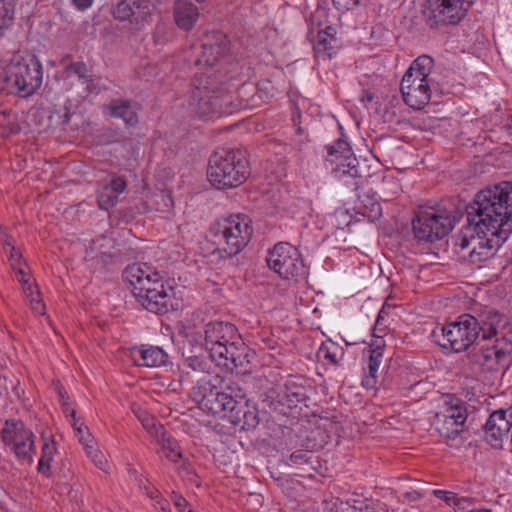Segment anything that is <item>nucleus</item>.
I'll return each mask as SVG.
<instances>
[{
	"label": "nucleus",
	"mask_w": 512,
	"mask_h": 512,
	"mask_svg": "<svg viewBox=\"0 0 512 512\" xmlns=\"http://www.w3.org/2000/svg\"><path fill=\"white\" fill-rule=\"evenodd\" d=\"M465 214L468 223L508 238L512 232V183L502 182L482 189L466 205Z\"/></svg>",
	"instance_id": "obj_1"
},
{
	"label": "nucleus",
	"mask_w": 512,
	"mask_h": 512,
	"mask_svg": "<svg viewBox=\"0 0 512 512\" xmlns=\"http://www.w3.org/2000/svg\"><path fill=\"white\" fill-rule=\"evenodd\" d=\"M499 321L500 316L497 312L490 314L488 321L463 314L455 321L434 329L431 336L442 348H449L458 353L468 350L479 340H490L495 337Z\"/></svg>",
	"instance_id": "obj_2"
},
{
	"label": "nucleus",
	"mask_w": 512,
	"mask_h": 512,
	"mask_svg": "<svg viewBox=\"0 0 512 512\" xmlns=\"http://www.w3.org/2000/svg\"><path fill=\"white\" fill-rule=\"evenodd\" d=\"M130 287L139 305L155 314H166L173 305L172 295L161 282L159 273L147 263L130 265Z\"/></svg>",
	"instance_id": "obj_3"
},
{
	"label": "nucleus",
	"mask_w": 512,
	"mask_h": 512,
	"mask_svg": "<svg viewBox=\"0 0 512 512\" xmlns=\"http://www.w3.org/2000/svg\"><path fill=\"white\" fill-rule=\"evenodd\" d=\"M3 86L7 94L27 98L42 85L43 68L36 55L27 51H17L4 68Z\"/></svg>",
	"instance_id": "obj_4"
},
{
	"label": "nucleus",
	"mask_w": 512,
	"mask_h": 512,
	"mask_svg": "<svg viewBox=\"0 0 512 512\" xmlns=\"http://www.w3.org/2000/svg\"><path fill=\"white\" fill-rule=\"evenodd\" d=\"M245 152L239 149H222L210 156L207 169L209 182L218 189L241 185L249 176Z\"/></svg>",
	"instance_id": "obj_5"
},
{
	"label": "nucleus",
	"mask_w": 512,
	"mask_h": 512,
	"mask_svg": "<svg viewBox=\"0 0 512 512\" xmlns=\"http://www.w3.org/2000/svg\"><path fill=\"white\" fill-rule=\"evenodd\" d=\"M251 220L243 214L231 215L214 224L210 229L213 242L217 245L214 253L221 258H231L240 253L249 243L253 228Z\"/></svg>",
	"instance_id": "obj_6"
},
{
	"label": "nucleus",
	"mask_w": 512,
	"mask_h": 512,
	"mask_svg": "<svg viewBox=\"0 0 512 512\" xmlns=\"http://www.w3.org/2000/svg\"><path fill=\"white\" fill-rule=\"evenodd\" d=\"M466 420L465 402L451 394L443 396V403L434 417L435 429L440 437L452 447L461 446L463 443L461 435L465 430Z\"/></svg>",
	"instance_id": "obj_7"
},
{
	"label": "nucleus",
	"mask_w": 512,
	"mask_h": 512,
	"mask_svg": "<svg viewBox=\"0 0 512 512\" xmlns=\"http://www.w3.org/2000/svg\"><path fill=\"white\" fill-rule=\"evenodd\" d=\"M508 238L498 237L491 234L490 229L484 227L478 228L476 225L468 223L461 229L456 238V246L459 252L468 250V257L471 262H481L494 254Z\"/></svg>",
	"instance_id": "obj_8"
},
{
	"label": "nucleus",
	"mask_w": 512,
	"mask_h": 512,
	"mask_svg": "<svg viewBox=\"0 0 512 512\" xmlns=\"http://www.w3.org/2000/svg\"><path fill=\"white\" fill-rule=\"evenodd\" d=\"M190 106L199 117L209 118L213 115L222 116L232 113L229 109L231 101L227 96H219L211 87V78L195 75L192 80Z\"/></svg>",
	"instance_id": "obj_9"
},
{
	"label": "nucleus",
	"mask_w": 512,
	"mask_h": 512,
	"mask_svg": "<svg viewBox=\"0 0 512 512\" xmlns=\"http://www.w3.org/2000/svg\"><path fill=\"white\" fill-rule=\"evenodd\" d=\"M326 161L331 166L332 174L344 185L357 190L362 184L359 162L347 141L337 140L333 145L327 146Z\"/></svg>",
	"instance_id": "obj_10"
},
{
	"label": "nucleus",
	"mask_w": 512,
	"mask_h": 512,
	"mask_svg": "<svg viewBox=\"0 0 512 512\" xmlns=\"http://www.w3.org/2000/svg\"><path fill=\"white\" fill-rule=\"evenodd\" d=\"M454 225L455 216L442 207L421 210L412 221L415 237L425 242L442 239Z\"/></svg>",
	"instance_id": "obj_11"
},
{
	"label": "nucleus",
	"mask_w": 512,
	"mask_h": 512,
	"mask_svg": "<svg viewBox=\"0 0 512 512\" xmlns=\"http://www.w3.org/2000/svg\"><path fill=\"white\" fill-rule=\"evenodd\" d=\"M268 266L285 279L305 280L308 268L296 247L286 242L276 244L267 257Z\"/></svg>",
	"instance_id": "obj_12"
},
{
	"label": "nucleus",
	"mask_w": 512,
	"mask_h": 512,
	"mask_svg": "<svg viewBox=\"0 0 512 512\" xmlns=\"http://www.w3.org/2000/svg\"><path fill=\"white\" fill-rule=\"evenodd\" d=\"M0 438L17 459L32 461L35 435L21 420L7 419L1 429Z\"/></svg>",
	"instance_id": "obj_13"
},
{
	"label": "nucleus",
	"mask_w": 512,
	"mask_h": 512,
	"mask_svg": "<svg viewBox=\"0 0 512 512\" xmlns=\"http://www.w3.org/2000/svg\"><path fill=\"white\" fill-rule=\"evenodd\" d=\"M473 0H427L426 23L431 28L456 25L465 16Z\"/></svg>",
	"instance_id": "obj_14"
},
{
	"label": "nucleus",
	"mask_w": 512,
	"mask_h": 512,
	"mask_svg": "<svg viewBox=\"0 0 512 512\" xmlns=\"http://www.w3.org/2000/svg\"><path fill=\"white\" fill-rule=\"evenodd\" d=\"M479 340L466 355L467 365L475 372H496L508 367L509 354L494 345H480Z\"/></svg>",
	"instance_id": "obj_15"
},
{
	"label": "nucleus",
	"mask_w": 512,
	"mask_h": 512,
	"mask_svg": "<svg viewBox=\"0 0 512 512\" xmlns=\"http://www.w3.org/2000/svg\"><path fill=\"white\" fill-rule=\"evenodd\" d=\"M242 396L243 390L237 383H228L224 388L216 386L213 392L208 394L201 409L212 415L230 419Z\"/></svg>",
	"instance_id": "obj_16"
},
{
	"label": "nucleus",
	"mask_w": 512,
	"mask_h": 512,
	"mask_svg": "<svg viewBox=\"0 0 512 512\" xmlns=\"http://www.w3.org/2000/svg\"><path fill=\"white\" fill-rule=\"evenodd\" d=\"M412 73H405L400 90L406 105L415 110L424 108L431 99L432 80L411 78Z\"/></svg>",
	"instance_id": "obj_17"
},
{
	"label": "nucleus",
	"mask_w": 512,
	"mask_h": 512,
	"mask_svg": "<svg viewBox=\"0 0 512 512\" xmlns=\"http://www.w3.org/2000/svg\"><path fill=\"white\" fill-rule=\"evenodd\" d=\"M512 427V406L494 411L484 425V439L493 448H502Z\"/></svg>",
	"instance_id": "obj_18"
},
{
	"label": "nucleus",
	"mask_w": 512,
	"mask_h": 512,
	"mask_svg": "<svg viewBox=\"0 0 512 512\" xmlns=\"http://www.w3.org/2000/svg\"><path fill=\"white\" fill-rule=\"evenodd\" d=\"M228 51L229 41L227 37L220 32H215L208 35L206 40L199 47V52L196 55L194 64L196 66L205 65L212 67L223 58Z\"/></svg>",
	"instance_id": "obj_19"
},
{
	"label": "nucleus",
	"mask_w": 512,
	"mask_h": 512,
	"mask_svg": "<svg viewBox=\"0 0 512 512\" xmlns=\"http://www.w3.org/2000/svg\"><path fill=\"white\" fill-rule=\"evenodd\" d=\"M168 359L166 352L158 346H135L130 348V360L136 366L160 367Z\"/></svg>",
	"instance_id": "obj_20"
},
{
	"label": "nucleus",
	"mask_w": 512,
	"mask_h": 512,
	"mask_svg": "<svg viewBox=\"0 0 512 512\" xmlns=\"http://www.w3.org/2000/svg\"><path fill=\"white\" fill-rule=\"evenodd\" d=\"M205 347L208 352L217 345H225L232 339H237V330L234 325L225 322H210L205 326Z\"/></svg>",
	"instance_id": "obj_21"
},
{
	"label": "nucleus",
	"mask_w": 512,
	"mask_h": 512,
	"mask_svg": "<svg viewBox=\"0 0 512 512\" xmlns=\"http://www.w3.org/2000/svg\"><path fill=\"white\" fill-rule=\"evenodd\" d=\"M384 347V340L381 337H376L367 348L368 373L362 379V385L367 389H371L377 384L378 370L383 361Z\"/></svg>",
	"instance_id": "obj_22"
},
{
	"label": "nucleus",
	"mask_w": 512,
	"mask_h": 512,
	"mask_svg": "<svg viewBox=\"0 0 512 512\" xmlns=\"http://www.w3.org/2000/svg\"><path fill=\"white\" fill-rule=\"evenodd\" d=\"M238 404V407L230 415L229 421L234 425H240L245 430L255 429L260 423L258 409L245 400L244 394L240 397Z\"/></svg>",
	"instance_id": "obj_23"
},
{
	"label": "nucleus",
	"mask_w": 512,
	"mask_h": 512,
	"mask_svg": "<svg viewBox=\"0 0 512 512\" xmlns=\"http://www.w3.org/2000/svg\"><path fill=\"white\" fill-rule=\"evenodd\" d=\"M127 186L124 176H112L110 183L98 193L97 201L101 209L108 210L115 206L119 194L124 192Z\"/></svg>",
	"instance_id": "obj_24"
},
{
	"label": "nucleus",
	"mask_w": 512,
	"mask_h": 512,
	"mask_svg": "<svg viewBox=\"0 0 512 512\" xmlns=\"http://www.w3.org/2000/svg\"><path fill=\"white\" fill-rule=\"evenodd\" d=\"M141 206L135 204L138 213L145 212L149 209H154L160 212L170 211L173 207V199L171 192L168 190L160 189L154 193H147L144 198H140Z\"/></svg>",
	"instance_id": "obj_25"
},
{
	"label": "nucleus",
	"mask_w": 512,
	"mask_h": 512,
	"mask_svg": "<svg viewBox=\"0 0 512 512\" xmlns=\"http://www.w3.org/2000/svg\"><path fill=\"white\" fill-rule=\"evenodd\" d=\"M199 17L198 8L187 0H177L174 4V20L177 26L185 31L194 27Z\"/></svg>",
	"instance_id": "obj_26"
},
{
	"label": "nucleus",
	"mask_w": 512,
	"mask_h": 512,
	"mask_svg": "<svg viewBox=\"0 0 512 512\" xmlns=\"http://www.w3.org/2000/svg\"><path fill=\"white\" fill-rule=\"evenodd\" d=\"M221 382H223V380L219 376H205L192 387L190 392L191 399L201 408L208 394L213 392L217 384Z\"/></svg>",
	"instance_id": "obj_27"
},
{
	"label": "nucleus",
	"mask_w": 512,
	"mask_h": 512,
	"mask_svg": "<svg viewBox=\"0 0 512 512\" xmlns=\"http://www.w3.org/2000/svg\"><path fill=\"white\" fill-rule=\"evenodd\" d=\"M154 9L149 0H130V26L135 23L140 28L151 17Z\"/></svg>",
	"instance_id": "obj_28"
},
{
	"label": "nucleus",
	"mask_w": 512,
	"mask_h": 512,
	"mask_svg": "<svg viewBox=\"0 0 512 512\" xmlns=\"http://www.w3.org/2000/svg\"><path fill=\"white\" fill-rule=\"evenodd\" d=\"M358 198L361 205L359 209L364 217L371 222H374L381 217L382 207L374 194L365 193L363 195H358Z\"/></svg>",
	"instance_id": "obj_29"
},
{
	"label": "nucleus",
	"mask_w": 512,
	"mask_h": 512,
	"mask_svg": "<svg viewBox=\"0 0 512 512\" xmlns=\"http://www.w3.org/2000/svg\"><path fill=\"white\" fill-rule=\"evenodd\" d=\"M279 402L288 408L296 407L298 403L304 402L307 398L303 387L294 383L284 386V390L278 395Z\"/></svg>",
	"instance_id": "obj_30"
},
{
	"label": "nucleus",
	"mask_w": 512,
	"mask_h": 512,
	"mask_svg": "<svg viewBox=\"0 0 512 512\" xmlns=\"http://www.w3.org/2000/svg\"><path fill=\"white\" fill-rule=\"evenodd\" d=\"M434 66V60L428 55H421L416 58L405 73H412L411 78L432 80L429 76Z\"/></svg>",
	"instance_id": "obj_31"
},
{
	"label": "nucleus",
	"mask_w": 512,
	"mask_h": 512,
	"mask_svg": "<svg viewBox=\"0 0 512 512\" xmlns=\"http://www.w3.org/2000/svg\"><path fill=\"white\" fill-rule=\"evenodd\" d=\"M157 442L161 445L162 450L165 452V456L173 461L177 462L178 459L182 458V452L180 450L178 442L168 436L164 431L163 427H160L156 433Z\"/></svg>",
	"instance_id": "obj_32"
},
{
	"label": "nucleus",
	"mask_w": 512,
	"mask_h": 512,
	"mask_svg": "<svg viewBox=\"0 0 512 512\" xmlns=\"http://www.w3.org/2000/svg\"><path fill=\"white\" fill-rule=\"evenodd\" d=\"M250 363L248 359L247 347L243 343L238 335V341H236L235 346L230 347V358H229V369L233 370L234 368H246Z\"/></svg>",
	"instance_id": "obj_33"
},
{
	"label": "nucleus",
	"mask_w": 512,
	"mask_h": 512,
	"mask_svg": "<svg viewBox=\"0 0 512 512\" xmlns=\"http://www.w3.org/2000/svg\"><path fill=\"white\" fill-rule=\"evenodd\" d=\"M17 113L12 110L0 111V137L6 138L20 132Z\"/></svg>",
	"instance_id": "obj_34"
},
{
	"label": "nucleus",
	"mask_w": 512,
	"mask_h": 512,
	"mask_svg": "<svg viewBox=\"0 0 512 512\" xmlns=\"http://www.w3.org/2000/svg\"><path fill=\"white\" fill-rule=\"evenodd\" d=\"M57 449L55 446V442L53 439L46 440L44 439V444L42 447L41 457L39 459L37 470L42 475L49 477L51 475V466L50 463L53 460V457L56 453Z\"/></svg>",
	"instance_id": "obj_35"
},
{
	"label": "nucleus",
	"mask_w": 512,
	"mask_h": 512,
	"mask_svg": "<svg viewBox=\"0 0 512 512\" xmlns=\"http://www.w3.org/2000/svg\"><path fill=\"white\" fill-rule=\"evenodd\" d=\"M314 454L311 451L307 450H296L295 452L291 453L289 457L287 458L286 462L290 466H295L296 468L302 469L305 472H308L309 469L306 467H309L311 469H315L314 467Z\"/></svg>",
	"instance_id": "obj_36"
},
{
	"label": "nucleus",
	"mask_w": 512,
	"mask_h": 512,
	"mask_svg": "<svg viewBox=\"0 0 512 512\" xmlns=\"http://www.w3.org/2000/svg\"><path fill=\"white\" fill-rule=\"evenodd\" d=\"M236 341H238V338L230 340L225 345H217L212 348L209 353L210 360L218 366L229 367L230 347L235 346Z\"/></svg>",
	"instance_id": "obj_37"
},
{
	"label": "nucleus",
	"mask_w": 512,
	"mask_h": 512,
	"mask_svg": "<svg viewBox=\"0 0 512 512\" xmlns=\"http://www.w3.org/2000/svg\"><path fill=\"white\" fill-rule=\"evenodd\" d=\"M60 63L64 67V69L67 73L74 74L79 79H82L85 82L89 81L88 75H87V72H88L87 65L84 62H82V61L73 62L72 56L67 54L61 59Z\"/></svg>",
	"instance_id": "obj_38"
},
{
	"label": "nucleus",
	"mask_w": 512,
	"mask_h": 512,
	"mask_svg": "<svg viewBox=\"0 0 512 512\" xmlns=\"http://www.w3.org/2000/svg\"><path fill=\"white\" fill-rule=\"evenodd\" d=\"M13 19V0H0V39L4 35V31L12 25Z\"/></svg>",
	"instance_id": "obj_39"
},
{
	"label": "nucleus",
	"mask_w": 512,
	"mask_h": 512,
	"mask_svg": "<svg viewBox=\"0 0 512 512\" xmlns=\"http://www.w3.org/2000/svg\"><path fill=\"white\" fill-rule=\"evenodd\" d=\"M70 423L74 429L75 436L78 438L79 442L87 447L90 442H92L93 437L86 425L84 423H79V420L76 418V410H71V420Z\"/></svg>",
	"instance_id": "obj_40"
},
{
	"label": "nucleus",
	"mask_w": 512,
	"mask_h": 512,
	"mask_svg": "<svg viewBox=\"0 0 512 512\" xmlns=\"http://www.w3.org/2000/svg\"><path fill=\"white\" fill-rule=\"evenodd\" d=\"M107 114L114 118H122L125 123H128V101L127 100H112L105 106Z\"/></svg>",
	"instance_id": "obj_41"
},
{
	"label": "nucleus",
	"mask_w": 512,
	"mask_h": 512,
	"mask_svg": "<svg viewBox=\"0 0 512 512\" xmlns=\"http://www.w3.org/2000/svg\"><path fill=\"white\" fill-rule=\"evenodd\" d=\"M319 354L334 365L338 364L339 360L344 356L343 351L339 349L334 343H330L329 345L323 344L320 347Z\"/></svg>",
	"instance_id": "obj_42"
},
{
	"label": "nucleus",
	"mask_w": 512,
	"mask_h": 512,
	"mask_svg": "<svg viewBox=\"0 0 512 512\" xmlns=\"http://www.w3.org/2000/svg\"><path fill=\"white\" fill-rule=\"evenodd\" d=\"M185 364L191 370L203 373H208L210 368V361L202 355L187 358Z\"/></svg>",
	"instance_id": "obj_43"
},
{
	"label": "nucleus",
	"mask_w": 512,
	"mask_h": 512,
	"mask_svg": "<svg viewBox=\"0 0 512 512\" xmlns=\"http://www.w3.org/2000/svg\"><path fill=\"white\" fill-rule=\"evenodd\" d=\"M85 450L87 452V455L91 460L94 462V464L101 470L106 469L107 460L104 456V454L99 451L98 449H95L93 446L88 445L85 447Z\"/></svg>",
	"instance_id": "obj_44"
},
{
	"label": "nucleus",
	"mask_w": 512,
	"mask_h": 512,
	"mask_svg": "<svg viewBox=\"0 0 512 512\" xmlns=\"http://www.w3.org/2000/svg\"><path fill=\"white\" fill-rule=\"evenodd\" d=\"M110 11L115 20H128V2L126 0H120L117 4L112 5Z\"/></svg>",
	"instance_id": "obj_45"
},
{
	"label": "nucleus",
	"mask_w": 512,
	"mask_h": 512,
	"mask_svg": "<svg viewBox=\"0 0 512 512\" xmlns=\"http://www.w3.org/2000/svg\"><path fill=\"white\" fill-rule=\"evenodd\" d=\"M29 299L31 308L34 312L39 315H43L45 313V304L41 299V294L39 288H35V295L27 297Z\"/></svg>",
	"instance_id": "obj_46"
},
{
	"label": "nucleus",
	"mask_w": 512,
	"mask_h": 512,
	"mask_svg": "<svg viewBox=\"0 0 512 512\" xmlns=\"http://www.w3.org/2000/svg\"><path fill=\"white\" fill-rule=\"evenodd\" d=\"M9 262L14 271L26 265L25 263L22 265V254L14 246H11V252H9Z\"/></svg>",
	"instance_id": "obj_47"
},
{
	"label": "nucleus",
	"mask_w": 512,
	"mask_h": 512,
	"mask_svg": "<svg viewBox=\"0 0 512 512\" xmlns=\"http://www.w3.org/2000/svg\"><path fill=\"white\" fill-rule=\"evenodd\" d=\"M433 494L442 500H444L449 505H457V496L453 492L445 491V490H434Z\"/></svg>",
	"instance_id": "obj_48"
},
{
	"label": "nucleus",
	"mask_w": 512,
	"mask_h": 512,
	"mask_svg": "<svg viewBox=\"0 0 512 512\" xmlns=\"http://www.w3.org/2000/svg\"><path fill=\"white\" fill-rule=\"evenodd\" d=\"M359 0H332L334 7L338 11H348L358 4Z\"/></svg>",
	"instance_id": "obj_49"
},
{
	"label": "nucleus",
	"mask_w": 512,
	"mask_h": 512,
	"mask_svg": "<svg viewBox=\"0 0 512 512\" xmlns=\"http://www.w3.org/2000/svg\"><path fill=\"white\" fill-rule=\"evenodd\" d=\"M172 501L179 512H186L189 508L186 499L177 493L172 494Z\"/></svg>",
	"instance_id": "obj_50"
},
{
	"label": "nucleus",
	"mask_w": 512,
	"mask_h": 512,
	"mask_svg": "<svg viewBox=\"0 0 512 512\" xmlns=\"http://www.w3.org/2000/svg\"><path fill=\"white\" fill-rule=\"evenodd\" d=\"M424 495L425 492L422 489L416 488L411 491L405 492L403 497L408 502H416L420 500Z\"/></svg>",
	"instance_id": "obj_51"
},
{
	"label": "nucleus",
	"mask_w": 512,
	"mask_h": 512,
	"mask_svg": "<svg viewBox=\"0 0 512 512\" xmlns=\"http://www.w3.org/2000/svg\"><path fill=\"white\" fill-rule=\"evenodd\" d=\"M130 409L135 413V415L138 417V419L143 423L144 427L149 428L151 425H153V418L150 417L148 414L142 415L139 411V407H136L134 404L130 406Z\"/></svg>",
	"instance_id": "obj_52"
},
{
	"label": "nucleus",
	"mask_w": 512,
	"mask_h": 512,
	"mask_svg": "<svg viewBox=\"0 0 512 512\" xmlns=\"http://www.w3.org/2000/svg\"><path fill=\"white\" fill-rule=\"evenodd\" d=\"M52 385H53L56 393L58 394V397H59V400L61 403L63 401H69V396L59 380H53Z\"/></svg>",
	"instance_id": "obj_53"
},
{
	"label": "nucleus",
	"mask_w": 512,
	"mask_h": 512,
	"mask_svg": "<svg viewBox=\"0 0 512 512\" xmlns=\"http://www.w3.org/2000/svg\"><path fill=\"white\" fill-rule=\"evenodd\" d=\"M334 29L332 27H327L324 31H320L318 33V45H323L324 48H327L328 39L327 37L333 36Z\"/></svg>",
	"instance_id": "obj_54"
},
{
	"label": "nucleus",
	"mask_w": 512,
	"mask_h": 512,
	"mask_svg": "<svg viewBox=\"0 0 512 512\" xmlns=\"http://www.w3.org/2000/svg\"><path fill=\"white\" fill-rule=\"evenodd\" d=\"M15 272L17 274V279L22 286H25L30 281V278L27 276V272L25 271L24 267H19L17 270H15Z\"/></svg>",
	"instance_id": "obj_55"
},
{
	"label": "nucleus",
	"mask_w": 512,
	"mask_h": 512,
	"mask_svg": "<svg viewBox=\"0 0 512 512\" xmlns=\"http://www.w3.org/2000/svg\"><path fill=\"white\" fill-rule=\"evenodd\" d=\"M94 0H72L73 5L79 10H85L93 4Z\"/></svg>",
	"instance_id": "obj_56"
},
{
	"label": "nucleus",
	"mask_w": 512,
	"mask_h": 512,
	"mask_svg": "<svg viewBox=\"0 0 512 512\" xmlns=\"http://www.w3.org/2000/svg\"><path fill=\"white\" fill-rule=\"evenodd\" d=\"M335 217L341 219V221L348 224L350 222V215L348 214L347 210L344 209H337L335 212Z\"/></svg>",
	"instance_id": "obj_57"
},
{
	"label": "nucleus",
	"mask_w": 512,
	"mask_h": 512,
	"mask_svg": "<svg viewBox=\"0 0 512 512\" xmlns=\"http://www.w3.org/2000/svg\"><path fill=\"white\" fill-rule=\"evenodd\" d=\"M22 288L26 297H29L35 295V288H38V286L29 281L25 286H22Z\"/></svg>",
	"instance_id": "obj_58"
},
{
	"label": "nucleus",
	"mask_w": 512,
	"mask_h": 512,
	"mask_svg": "<svg viewBox=\"0 0 512 512\" xmlns=\"http://www.w3.org/2000/svg\"><path fill=\"white\" fill-rule=\"evenodd\" d=\"M62 405V409H63V412L65 413V415L68 417L70 416L71 417V410H73L71 407H70V403L69 401H63L61 403Z\"/></svg>",
	"instance_id": "obj_59"
},
{
	"label": "nucleus",
	"mask_w": 512,
	"mask_h": 512,
	"mask_svg": "<svg viewBox=\"0 0 512 512\" xmlns=\"http://www.w3.org/2000/svg\"><path fill=\"white\" fill-rule=\"evenodd\" d=\"M133 155L136 160H138L140 157L144 156V152L140 153V148L136 147L133 148L132 151H130V156Z\"/></svg>",
	"instance_id": "obj_60"
},
{
	"label": "nucleus",
	"mask_w": 512,
	"mask_h": 512,
	"mask_svg": "<svg viewBox=\"0 0 512 512\" xmlns=\"http://www.w3.org/2000/svg\"><path fill=\"white\" fill-rule=\"evenodd\" d=\"M351 512H373V511H370L367 507L366 508H356V507H353L351 509Z\"/></svg>",
	"instance_id": "obj_61"
},
{
	"label": "nucleus",
	"mask_w": 512,
	"mask_h": 512,
	"mask_svg": "<svg viewBox=\"0 0 512 512\" xmlns=\"http://www.w3.org/2000/svg\"><path fill=\"white\" fill-rule=\"evenodd\" d=\"M506 128L508 130L509 135L512 136V115H511V119H510L509 123L507 124Z\"/></svg>",
	"instance_id": "obj_62"
},
{
	"label": "nucleus",
	"mask_w": 512,
	"mask_h": 512,
	"mask_svg": "<svg viewBox=\"0 0 512 512\" xmlns=\"http://www.w3.org/2000/svg\"><path fill=\"white\" fill-rule=\"evenodd\" d=\"M468 512H491L489 509H473Z\"/></svg>",
	"instance_id": "obj_63"
},
{
	"label": "nucleus",
	"mask_w": 512,
	"mask_h": 512,
	"mask_svg": "<svg viewBox=\"0 0 512 512\" xmlns=\"http://www.w3.org/2000/svg\"><path fill=\"white\" fill-rule=\"evenodd\" d=\"M128 272V267H125L122 272V278L126 281L128 278L126 277V273Z\"/></svg>",
	"instance_id": "obj_64"
}]
</instances>
